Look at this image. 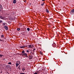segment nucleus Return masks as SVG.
<instances>
[{
  "label": "nucleus",
  "mask_w": 74,
  "mask_h": 74,
  "mask_svg": "<svg viewBox=\"0 0 74 74\" xmlns=\"http://www.w3.org/2000/svg\"><path fill=\"white\" fill-rule=\"evenodd\" d=\"M22 56H25V58H28L27 56V53H25L23 54H22Z\"/></svg>",
  "instance_id": "1"
},
{
  "label": "nucleus",
  "mask_w": 74,
  "mask_h": 74,
  "mask_svg": "<svg viewBox=\"0 0 74 74\" xmlns=\"http://www.w3.org/2000/svg\"><path fill=\"white\" fill-rule=\"evenodd\" d=\"M70 13L71 15H74V9H72L70 11Z\"/></svg>",
  "instance_id": "2"
},
{
  "label": "nucleus",
  "mask_w": 74,
  "mask_h": 74,
  "mask_svg": "<svg viewBox=\"0 0 74 74\" xmlns=\"http://www.w3.org/2000/svg\"><path fill=\"white\" fill-rule=\"evenodd\" d=\"M27 48H33V47L32 46V45H27L25 46Z\"/></svg>",
  "instance_id": "3"
},
{
  "label": "nucleus",
  "mask_w": 74,
  "mask_h": 74,
  "mask_svg": "<svg viewBox=\"0 0 74 74\" xmlns=\"http://www.w3.org/2000/svg\"><path fill=\"white\" fill-rule=\"evenodd\" d=\"M52 46L53 47L55 48V47H56V44L55 43H53V44H52Z\"/></svg>",
  "instance_id": "4"
},
{
  "label": "nucleus",
  "mask_w": 74,
  "mask_h": 74,
  "mask_svg": "<svg viewBox=\"0 0 74 74\" xmlns=\"http://www.w3.org/2000/svg\"><path fill=\"white\" fill-rule=\"evenodd\" d=\"M4 29H5V30H8V27L7 26H5L4 27Z\"/></svg>",
  "instance_id": "5"
},
{
  "label": "nucleus",
  "mask_w": 74,
  "mask_h": 74,
  "mask_svg": "<svg viewBox=\"0 0 74 74\" xmlns=\"http://www.w3.org/2000/svg\"><path fill=\"white\" fill-rule=\"evenodd\" d=\"M16 64H21V62L20 61H17L16 62Z\"/></svg>",
  "instance_id": "6"
},
{
  "label": "nucleus",
  "mask_w": 74,
  "mask_h": 74,
  "mask_svg": "<svg viewBox=\"0 0 74 74\" xmlns=\"http://www.w3.org/2000/svg\"><path fill=\"white\" fill-rule=\"evenodd\" d=\"M0 8H1V9L2 10H3V7H2V5H0Z\"/></svg>",
  "instance_id": "7"
},
{
  "label": "nucleus",
  "mask_w": 74,
  "mask_h": 74,
  "mask_svg": "<svg viewBox=\"0 0 74 74\" xmlns=\"http://www.w3.org/2000/svg\"><path fill=\"white\" fill-rule=\"evenodd\" d=\"M20 48H26V46L20 47Z\"/></svg>",
  "instance_id": "8"
},
{
  "label": "nucleus",
  "mask_w": 74,
  "mask_h": 74,
  "mask_svg": "<svg viewBox=\"0 0 74 74\" xmlns=\"http://www.w3.org/2000/svg\"><path fill=\"white\" fill-rule=\"evenodd\" d=\"M0 18H1V19H4V17L1 16H0Z\"/></svg>",
  "instance_id": "9"
},
{
  "label": "nucleus",
  "mask_w": 74,
  "mask_h": 74,
  "mask_svg": "<svg viewBox=\"0 0 74 74\" xmlns=\"http://www.w3.org/2000/svg\"><path fill=\"white\" fill-rule=\"evenodd\" d=\"M13 3L14 4H15L16 3V0H14Z\"/></svg>",
  "instance_id": "10"
},
{
  "label": "nucleus",
  "mask_w": 74,
  "mask_h": 74,
  "mask_svg": "<svg viewBox=\"0 0 74 74\" xmlns=\"http://www.w3.org/2000/svg\"><path fill=\"white\" fill-rule=\"evenodd\" d=\"M4 37V35H1V38H3Z\"/></svg>",
  "instance_id": "11"
},
{
  "label": "nucleus",
  "mask_w": 74,
  "mask_h": 74,
  "mask_svg": "<svg viewBox=\"0 0 74 74\" xmlns=\"http://www.w3.org/2000/svg\"><path fill=\"white\" fill-rule=\"evenodd\" d=\"M25 51L24 50H23L22 51V54L23 53H25Z\"/></svg>",
  "instance_id": "12"
},
{
  "label": "nucleus",
  "mask_w": 74,
  "mask_h": 74,
  "mask_svg": "<svg viewBox=\"0 0 74 74\" xmlns=\"http://www.w3.org/2000/svg\"><path fill=\"white\" fill-rule=\"evenodd\" d=\"M25 69H24V68H23L22 69L23 72H24L25 71Z\"/></svg>",
  "instance_id": "13"
},
{
  "label": "nucleus",
  "mask_w": 74,
  "mask_h": 74,
  "mask_svg": "<svg viewBox=\"0 0 74 74\" xmlns=\"http://www.w3.org/2000/svg\"><path fill=\"white\" fill-rule=\"evenodd\" d=\"M46 12H47V13H48V12H49V10H48V9H46Z\"/></svg>",
  "instance_id": "14"
},
{
  "label": "nucleus",
  "mask_w": 74,
  "mask_h": 74,
  "mask_svg": "<svg viewBox=\"0 0 74 74\" xmlns=\"http://www.w3.org/2000/svg\"><path fill=\"white\" fill-rule=\"evenodd\" d=\"M2 25L3 26L5 25V23H3L2 24Z\"/></svg>",
  "instance_id": "15"
},
{
  "label": "nucleus",
  "mask_w": 74,
  "mask_h": 74,
  "mask_svg": "<svg viewBox=\"0 0 74 74\" xmlns=\"http://www.w3.org/2000/svg\"><path fill=\"white\" fill-rule=\"evenodd\" d=\"M30 54H31V55H34V53H33V52H31L30 53Z\"/></svg>",
  "instance_id": "16"
},
{
  "label": "nucleus",
  "mask_w": 74,
  "mask_h": 74,
  "mask_svg": "<svg viewBox=\"0 0 74 74\" xmlns=\"http://www.w3.org/2000/svg\"><path fill=\"white\" fill-rule=\"evenodd\" d=\"M16 67H18V65H19V64H16Z\"/></svg>",
  "instance_id": "17"
},
{
  "label": "nucleus",
  "mask_w": 74,
  "mask_h": 74,
  "mask_svg": "<svg viewBox=\"0 0 74 74\" xmlns=\"http://www.w3.org/2000/svg\"><path fill=\"white\" fill-rule=\"evenodd\" d=\"M26 52L27 53H29V50H26Z\"/></svg>",
  "instance_id": "18"
},
{
  "label": "nucleus",
  "mask_w": 74,
  "mask_h": 74,
  "mask_svg": "<svg viewBox=\"0 0 74 74\" xmlns=\"http://www.w3.org/2000/svg\"><path fill=\"white\" fill-rule=\"evenodd\" d=\"M40 53L41 55H43V54L42 53V51H40Z\"/></svg>",
  "instance_id": "19"
},
{
  "label": "nucleus",
  "mask_w": 74,
  "mask_h": 74,
  "mask_svg": "<svg viewBox=\"0 0 74 74\" xmlns=\"http://www.w3.org/2000/svg\"><path fill=\"white\" fill-rule=\"evenodd\" d=\"M27 30H28V31H29V30H30V29L29 28H27Z\"/></svg>",
  "instance_id": "20"
},
{
  "label": "nucleus",
  "mask_w": 74,
  "mask_h": 74,
  "mask_svg": "<svg viewBox=\"0 0 74 74\" xmlns=\"http://www.w3.org/2000/svg\"><path fill=\"white\" fill-rule=\"evenodd\" d=\"M17 30H18V31H19V30H20V28H17Z\"/></svg>",
  "instance_id": "21"
},
{
  "label": "nucleus",
  "mask_w": 74,
  "mask_h": 74,
  "mask_svg": "<svg viewBox=\"0 0 74 74\" xmlns=\"http://www.w3.org/2000/svg\"><path fill=\"white\" fill-rule=\"evenodd\" d=\"M3 56V55H2L1 54H0V57H2V56Z\"/></svg>",
  "instance_id": "22"
},
{
  "label": "nucleus",
  "mask_w": 74,
  "mask_h": 74,
  "mask_svg": "<svg viewBox=\"0 0 74 74\" xmlns=\"http://www.w3.org/2000/svg\"><path fill=\"white\" fill-rule=\"evenodd\" d=\"M44 3H43L41 4V5L42 6H43V5H44Z\"/></svg>",
  "instance_id": "23"
},
{
  "label": "nucleus",
  "mask_w": 74,
  "mask_h": 74,
  "mask_svg": "<svg viewBox=\"0 0 74 74\" xmlns=\"http://www.w3.org/2000/svg\"><path fill=\"white\" fill-rule=\"evenodd\" d=\"M8 64H11V62H9L8 63Z\"/></svg>",
  "instance_id": "24"
},
{
  "label": "nucleus",
  "mask_w": 74,
  "mask_h": 74,
  "mask_svg": "<svg viewBox=\"0 0 74 74\" xmlns=\"http://www.w3.org/2000/svg\"><path fill=\"white\" fill-rule=\"evenodd\" d=\"M35 50H36V49H35V48L34 49H33V51L34 52V51H35Z\"/></svg>",
  "instance_id": "25"
},
{
  "label": "nucleus",
  "mask_w": 74,
  "mask_h": 74,
  "mask_svg": "<svg viewBox=\"0 0 74 74\" xmlns=\"http://www.w3.org/2000/svg\"><path fill=\"white\" fill-rule=\"evenodd\" d=\"M36 73H40V71H37L36 72Z\"/></svg>",
  "instance_id": "26"
},
{
  "label": "nucleus",
  "mask_w": 74,
  "mask_h": 74,
  "mask_svg": "<svg viewBox=\"0 0 74 74\" xmlns=\"http://www.w3.org/2000/svg\"><path fill=\"white\" fill-rule=\"evenodd\" d=\"M34 74H38V73L35 72Z\"/></svg>",
  "instance_id": "27"
},
{
  "label": "nucleus",
  "mask_w": 74,
  "mask_h": 74,
  "mask_svg": "<svg viewBox=\"0 0 74 74\" xmlns=\"http://www.w3.org/2000/svg\"><path fill=\"white\" fill-rule=\"evenodd\" d=\"M0 41H3L2 40L0 39Z\"/></svg>",
  "instance_id": "28"
},
{
  "label": "nucleus",
  "mask_w": 74,
  "mask_h": 74,
  "mask_svg": "<svg viewBox=\"0 0 74 74\" xmlns=\"http://www.w3.org/2000/svg\"><path fill=\"white\" fill-rule=\"evenodd\" d=\"M3 23V22H2V21H0V23Z\"/></svg>",
  "instance_id": "29"
},
{
  "label": "nucleus",
  "mask_w": 74,
  "mask_h": 74,
  "mask_svg": "<svg viewBox=\"0 0 74 74\" xmlns=\"http://www.w3.org/2000/svg\"><path fill=\"white\" fill-rule=\"evenodd\" d=\"M20 74H25V73H20Z\"/></svg>",
  "instance_id": "30"
},
{
  "label": "nucleus",
  "mask_w": 74,
  "mask_h": 74,
  "mask_svg": "<svg viewBox=\"0 0 74 74\" xmlns=\"http://www.w3.org/2000/svg\"><path fill=\"white\" fill-rule=\"evenodd\" d=\"M45 1V0H42V1Z\"/></svg>",
  "instance_id": "31"
},
{
  "label": "nucleus",
  "mask_w": 74,
  "mask_h": 74,
  "mask_svg": "<svg viewBox=\"0 0 74 74\" xmlns=\"http://www.w3.org/2000/svg\"><path fill=\"white\" fill-rule=\"evenodd\" d=\"M1 11V10L0 9V12Z\"/></svg>",
  "instance_id": "32"
},
{
  "label": "nucleus",
  "mask_w": 74,
  "mask_h": 74,
  "mask_svg": "<svg viewBox=\"0 0 74 74\" xmlns=\"http://www.w3.org/2000/svg\"><path fill=\"white\" fill-rule=\"evenodd\" d=\"M53 60H54V59H55V58H53Z\"/></svg>",
  "instance_id": "33"
},
{
  "label": "nucleus",
  "mask_w": 74,
  "mask_h": 74,
  "mask_svg": "<svg viewBox=\"0 0 74 74\" xmlns=\"http://www.w3.org/2000/svg\"><path fill=\"white\" fill-rule=\"evenodd\" d=\"M5 59H3V60H4Z\"/></svg>",
  "instance_id": "34"
}]
</instances>
